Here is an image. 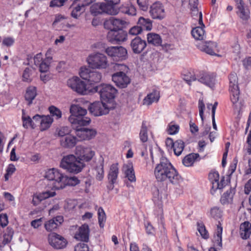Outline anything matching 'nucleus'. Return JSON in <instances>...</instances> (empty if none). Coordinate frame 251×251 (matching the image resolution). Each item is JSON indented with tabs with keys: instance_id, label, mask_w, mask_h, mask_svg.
Segmentation results:
<instances>
[{
	"instance_id": "72a5a7b5",
	"label": "nucleus",
	"mask_w": 251,
	"mask_h": 251,
	"mask_svg": "<svg viewBox=\"0 0 251 251\" xmlns=\"http://www.w3.org/2000/svg\"><path fill=\"white\" fill-rule=\"evenodd\" d=\"M36 95V88L35 87L31 86L27 88L25 98L28 105H30L32 103V100L35 99Z\"/></svg>"
},
{
	"instance_id": "5701e85b",
	"label": "nucleus",
	"mask_w": 251,
	"mask_h": 251,
	"mask_svg": "<svg viewBox=\"0 0 251 251\" xmlns=\"http://www.w3.org/2000/svg\"><path fill=\"white\" fill-rule=\"evenodd\" d=\"M230 92V100L234 108L240 110L243 106L241 100H239V89L229 90Z\"/></svg>"
},
{
	"instance_id": "f03ea898",
	"label": "nucleus",
	"mask_w": 251,
	"mask_h": 251,
	"mask_svg": "<svg viewBox=\"0 0 251 251\" xmlns=\"http://www.w3.org/2000/svg\"><path fill=\"white\" fill-rule=\"evenodd\" d=\"M46 177L50 181L48 185H51L52 188L54 189H63L67 185L75 186L79 183L76 177L64 176L54 168L46 172Z\"/></svg>"
},
{
	"instance_id": "2eb2a0df",
	"label": "nucleus",
	"mask_w": 251,
	"mask_h": 251,
	"mask_svg": "<svg viewBox=\"0 0 251 251\" xmlns=\"http://www.w3.org/2000/svg\"><path fill=\"white\" fill-rule=\"evenodd\" d=\"M48 240L50 244L56 249H63L67 244V240L63 236L55 233L49 234Z\"/></svg>"
},
{
	"instance_id": "13d9d810",
	"label": "nucleus",
	"mask_w": 251,
	"mask_h": 251,
	"mask_svg": "<svg viewBox=\"0 0 251 251\" xmlns=\"http://www.w3.org/2000/svg\"><path fill=\"white\" fill-rule=\"evenodd\" d=\"M119 10L122 13L127 14L128 15L135 14V9L133 7H128L127 6L122 5L119 8Z\"/></svg>"
},
{
	"instance_id": "58836bf2",
	"label": "nucleus",
	"mask_w": 251,
	"mask_h": 251,
	"mask_svg": "<svg viewBox=\"0 0 251 251\" xmlns=\"http://www.w3.org/2000/svg\"><path fill=\"white\" fill-rule=\"evenodd\" d=\"M52 122L53 118L50 116H43L40 123L41 130H45L49 128Z\"/></svg>"
},
{
	"instance_id": "de8ad7c7",
	"label": "nucleus",
	"mask_w": 251,
	"mask_h": 251,
	"mask_svg": "<svg viewBox=\"0 0 251 251\" xmlns=\"http://www.w3.org/2000/svg\"><path fill=\"white\" fill-rule=\"evenodd\" d=\"M49 110L51 115V117H54L55 119L58 120L62 117V112L61 110L54 106H50L49 108Z\"/></svg>"
},
{
	"instance_id": "cd10ccee",
	"label": "nucleus",
	"mask_w": 251,
	"mask_h": 251,
	"mask_svg": "<svg viewBox=\"0 0 251 251\" xmlns=\"http://www.w3.org/2000/svg\"><path fill=\"white\" fill-rule=\"evenodd\" d=\"M240 233L242 238L248 239L251 234V224L246 221L240 225Z\"/></svg>"
},
{
	"instance_id": "c756f323",
	"label": "nucleus",
	"mask_w": 251,
	"mask_h": 251,
	"mask_svg": "<svg viewBox=\"0 0 251 251\" xmlns=\"http://www.w3.org/2000/svg\"><path fill=\"white\" fill-rule=\"evenodd\" d=\"M75 157L73 154L64 156L61 160L60 167L68 171L72 163L75 161Z\"/></svg>"
},
{
	"instance_id": "f3484780",
	"label": "nucleus",
	"mask_w": 251,
	"mask_h": 251,
	"mask_svg": "<svg viewBox=\"0 0 251 251\" xmlns=\"http://www.w3.org/2000/svg\"><path fill=\"white\" fill-rule=\"evenodd\" d=\"M197 48L202 51L211 55H217L215 52L217 50V44L212 41L203 42L201 41L196 45Z\"/></svg>"
},
{
	"instance_id": "a211bd4d",
	"label": "nucleus",
	"mask_w": 251,
	"mask_h": 251,
	"mask_svg": "<svg viewBox=\"0 0 251 251\" xmlns=\"http://www.w3.org/2000/svg\"><path fill=\"white\" fill-rule=\"evenodd\" d=\"M150 14L153 19H163L165 16V13L162 4L159 2H156L152 4L150 7Z\"/></svg>"
},
{
	"instance_id": "f8f14e48",
	"label": "nucleus",
	"mask_w": 251,
	"mask_h": 251,
	"mask_svg": "<svg viewBox=\"0 0 251 251\" xmlns=\"http://www.w3.org/2000/svg\"><path fill=\"white\" fill-rule=\"evenodd\" d=\"M107 54L113 58V59L123 60L126 59L127 52L123 47H110L105 49Z\"/></svg>"
},
{
	"instance_id": "774afa93",
	"label": "nucleus",
	"mask_w": 251,
	"mask_h": 251,
	"mask_svg": "<svg viewBox=\"0 0 251 251\" xmlns=\"http://www.w3.org/2000/svg\"><path fill=\"white\" fill-rule=\"evenodd\" d=\"M31 70L28 68H26L24 71L23 74V79L25 81H30V74Z\"/></svg>"
},
{
	"instance_id": "a878e982",
	"label": "nucleus",
	"mask_w": 251,
	"mask_h": 251,
	"mask_svg": "<svg viewBox=\"0 0 251 251\" xmlns=\"http://www.w3.org/2000/svg\"><path fill=\"white\" fill-rule=\"evenodd\" d=\"M222 232L223 227L220 221H219V224L217 225L216 231L213 238L214 246L219 250L222 248Z\"/></svg>"
},
{
	"instance_id": "e2e57ef3",
	"label": "nucleus",
	"mask_w": 251,
	"mask_h": 251,
	"mask_svg": "<svg viewBox=\"0 0 251 251\" xmlns=\"http://www.w3.org/2000/svg\"><path fill=\"white\" fill-rule=\"evenodd\" d=\"M142 31L141 27L137 25L132 27L129 29L128 33L130 35L136 36L140 34Z\"/></svg>"
},
{
	"instance_id": "dca6fc26",
	"label": "nucleus",
	"mask_w": 251,
	"mask_h": 251,
	"mask_svg": "<svg viewBox=\"0 0 251 251\" xmlns=\"http://www.w3.org/2000/svg\"><path fill=\"white\" fill-rule=\"evenodd\" d=\"M76 154L79 156L81 161L88 162L95 155V152L91 148L78 146L76 147Z\"/></svg>"
},
{
	"instance_id": "0e129e2a",
	"label": "nucleus",
	"mask_w": 251,
	"mask_h": 251,
	"mask_svg": "<svg viewBox=\"0 0 251 251\" xmlns=\"http://www.w3.org/2000/svg\"><path fill=\"white\" fill-rule=\"evenodd\" d=\"M208 177L211 182L212 186H213V182L218 181L219 179V175L217 172H211L209 173Z\"/></svg>"
},
{
	"instance_id": "052dcab7",
	"label": "nucleus",
	"mask_w": 251,
	"mask_h": 251,
	"mask_svg": "<svg viewBox=\"0 0 251 251\" xmlns=\"http://www.w3.org/2000/svg\"><path fill=\"white\" fill-rule=\"evenodd\" d=\"M179 127L177 125L171 123L169 125L168 127V132L169 134L173 135L178 132Z\"/></svg>"
},
{
	"instance_id": "473e14b6",
	"label": "nucleus",
	"mask_w": 251,
	"mask_h": 251,
	"mask_svg": "<svg viewBox=\"0 0 251 251\" xmlns=\"http://www.w3.org/2000/svg\"><path fill=\"white\" fill-rule=\"evenodd\" d=\"M147 40L149 44L155 46H160L162 43V39L160 36L154 33H149L147 34Z\"/></svg>"
},
{
	"instance_id": "603ef678",
	"label": "nucleus",
	"mask_w": 251,
	"mask_h": 251,
	"mask_svg": "<svg viewBox=\"0 0 251 251\" xmlns=\"http://www.w3.org/2000/svg\"><path fill=\"white\" fill-rule=\"evenodd\" d=\"M197 227L198 230L200 232L201 236L204 239H207L209 237V235L203 223L198 222Z\"/></svg>"
},
{
	"instance_id": "37998d69",
	"label": "nucleus",
	"mask_w": 251,
	"mask_h": 251,
	"mask_svg": "<svg viewBox=\"0 0 251 251\" xmlns=\"http://www.w3.org/2000/svg\"><path fill=\"white\" fill-rule=\"evenodd\" d=\"M22 121H23V126L25 128H28L29 127H31L32 128L35 127V125L33 121L31 119V118L29 116H25L24 110H22Z\"/></svg>"
},
{
	"instance_id": "8fccbe9b",
	"label": "nucleus",
	"mask_w": 251,
	"mask_h": 251,
	"mask_svg": "<svg viewBox=\"0 0 251 251\" xmlns=\"http://www.w3.org/2000/svg\"><path fill=\"white\" fill-rule=\"evenodd\" d=\"M222 211L217 207H214L210 210L211 216L216 220L220 219L222 217Z\"/></svg>"
},
{
	"instance_id": "0eeeda50",
	"label": "nucleus",
	"mask_w": 251,
	"mask_h": 251,
	"mask_svg": "<svg viewBox=\"0 0 251 251\" xmlns=\"http://www.w3.org/2000/svg\"><path fill=\"white\" fill-rule=\"evenodd\" d=\"M109 104L102 100L96 101L91 103L88 109L90 112L95 116H100L109 113L110 109Z\"/></svg>"
},
{
	"instance_id": "1a4fd4ad",
	"label": "nucleus",
	"mask_w": 251,
	"mask_h": 251,
	"mask_svg": "<svg viewBox=\"0 0 251 251\" xmlns=\"http://www.w3.org/2000/svg\"><path fill=\"white\" fill-rule=\"evenodd\" d=\"M80 77L88 80L90 84L99 82L101 79V74L97 71H91L89 68L82 67L79 72Z\"/></svg>"
},
{
	"instance_id": "bf43d9fd",
	"label": "nucleus",
	"mask_w": 251,
	"mask_h": 251,
	"mask_svg": "<svg viewBox=\"0 0 251 251\" xmlns=\"http://www.w3.org/2000/svg\"><path fill=\"white\" fill-rule=\"evenodd\" d=\"M16 168L15 166L12 164H10L8 165L7 169H6V173L4 175V179L5 181H7L9 177L15 172Z\"/></svg>"
},
{
	"instance_id": "9d476101",
	"label": "nucleus",
	"mask_w": 251,
	"mask_h": 251,
	"mask_svg": "<svg viewBox=\"0 0 251 251\" xmlns=\"http://www.w3.org/2000/svg\"><path fill=\"white\" fill-rule=\"evenodd\" d=\"M107 40L112 44H120L127 39L126 31L121 28L116 30L108 31L107 34Z\"/></svg>"
},
{
	"instance_id": "79ce46f5",
	"label": "nucleus",
	"mask_w": 251,
	"mask_h": 251,
	"mask_svg": "<svg viewBox=\"0 0 251 251\" xmlns=\"http://www.w3.org/2000/svg\"><path fill=\"white\" fill-rule=\"evenodd\" d=\"M13 234L14 231L13 229L10 227H7L5 232L3 235V239L2 244L3 245H5L9 243L12 239Z\"/></svg>"
},
{
	"instance_id": "a18cd8bd",
	"label": "nucleus",
	"mask_w": 251,
	"mask_h": 251,
	"mask_svg": "<svg viewBox=\"0 0 251 251\" xmlns=\"http://www.w3.org/2000/svg\"><path fill=\"white\" fill-rule=\"evenodd\" d=\"M235 190L234 188H230L229 190L224 193L223 195L221 201L223 203H226L229 202V200L232 199L234 194H235Z\"/></svg>"
},
{
	"instance_id": "f257e3e1",
	"label": "nucleus",
	"mask_w": 251,
	"mask_h": 251,
	"mask_svg": "<svg viewBox=\"0 0 251 251\" xmlns=\"http://www.w3.org/2000/svg\"><path fill=\"white\" fill-rule=\"evenodd\" d=\"M154 173L157 181L165 182L166 184L164 188L160 187L154 192V198H157L159 201L167 198V182L176 184L182 180L181 176L166 158L160 159L159 163L154 169Z\"/></svg>"
},
{
	"instance_id": "9b49d317",
	"label": "nucleus",
	"mask_w": 251,
	"mask_h": 251,
	"mask_svg": "<svg viewBox=\"0 0 251 251\" xmlns=\"http://www.w3.org/2000/svg\"><path fill=\"white\" fill-rule=\"evenodd\" d=\"M67 85L74 91L82 95H86L88 92L85 83L76 76L69 79Z\"/></svg>"
},
{
	"instance_id": "39448f33",
	"label": "nucleus",
	"mask_w": 251,
	"mask_h": 251,
	"mask_svg": "<svg viewBox=\"0 0 251 251\" xmlns=\"http://www.w3.org/2000/svg\"><path fill=\"white\" fill-rule=\"evenodd\" d=\"M107 3H101L94 5L91 7L92 12L96 14L106 13L108 14L114 15L118 13V10L114 7V5L118 4L120 0H104Z\"/></svg>"
},
{
	"instance_id": "aec40b11",
	"label": "nucleus",
	"mask_w": 251,
	"mask_h": 251,
	"mask_svg": "<svg viewBox=\"0 0 251 251\" xmlns=\"http://www.w3.org/2000/svg\"><path fill=\"white\" fill-rule=\"evenodd\" d=\"M126 23L124 20L110 17L106 19L103 23V26L105 29L111 30H116L121 28Z\"/></svg>"
},
{
	"instance_id": "6e6d98bb",
	"label": "nucleus",
	"mask_w": 251,
	"mask_h": 251,
	"mask_svg": "<svg viewBox=\"0 0 251 251\" xmlns=\"http://www.w3.org/2000/svg\"><path fill=\"white\" fill-rule=\"evenodd\" d=\"M232 57L237 60L240 58L239 54L240 53V47L238 44H235L232 47Z\"/></svg>"
},
{
	"instance_id": "e433bc0d",
	"label": "nucleus",
	"mask_w": 251,
	"mask_h": 251,
	"mask_svg": "<svg viewBox=\"0 0 251 251\" xmlns=\"http://www.w3.org/2000/svg\"><path fill=\"white\" fill-rule=\"evenodd\" d=\"M137 25L141 27L143 30H150L152 28V23L149 19H145L143 17H140L138 19Z\"/></svg>"
},
{
	"instance_id": "20e7f679",
	"label": "nucleus",
	"mask_w": 251,
	"mask_h": 251,
	"mask_svg": "<svg viewBox=\"0 0 251 251\" xmlns=\"http://www.w3.org/2000/svg\"><path fill=\"white\" fill-rule=\"evenodd\" d=\"M93 92L100 95L101 100L109 103L113 100L117 93V89L111 84H101L93 88Z\"/></svg>"
},
{
	"instance_id": "5fc2aeb1",
	"label": "nucleus",
	"mask_w": 251,
	"mask_h": 251,
	"mask_svg": "<svg viewBox=\"0 0 251 251\" xmlns=\"http://www.w3.org/2000/svg\"><path fill=\"white\" fill-rule=\"evenodd\" d=\"M70 129L68 126H62L56 129V133L58 136L62 138L70 134Z\"/></svg>"
},
{
	"instance_id": "423d86ee",
	"label": "nucleus",
	"mask_w": 251,
	"mask_h": 251,
	"mask_svg": "<svg viewBox=\"0 0 251 251\" xmlns=\"http://www.w3.org/2000/svg\"><path fill=\"white\" fill-rule=\"evenodd\" d=\"M87 61L90 66L93 69H105L108 65L106 56L99 52L89 55Z\"/></svg>"
},
{
	"instance_id": "6ab92c4d",
	"label": "nucleus",
	"mask_w": 251,
	"mask_h": 251,
	"mask_svg": "<svg viewBox=\"0 0 251 251\" xmlns=\"http://www.w3.org/2000/svg\"><path fill=\"white\" fill-rule=\"evenodd\" d=\"M198 81L206 86L213 89L216 83V75L213 73H202L198 77Z\"/></svg>"
},
{
	"instance_id": "09e8293b",
	"label": "nucleus",
	"mask_w": 251,
	"mask_h": 251,
	"mask_svg": "<svg viewBox=\"0 0 251 251\" xmlns=\"http://www.w3.org/2000/svg\"><path fill=\"white\" fill-rule=\"evenodd\" d=\"M225 183L226 182L224 177L220 182L218 181L213 182V186H212L210 191L211 193L213 195L217 189L221 190L225 186Z\"/></svg>"
},
{
	"instance_id": "ea45409f",
	"label": "nucleus",
	"mask_w": 251,
	"mask_h": 251,
	"mask_svg": "<svg viewBox=\"0 0 251 251\" xmlns=\"http://www.w3.org/2000/svg\"><path fill=\"white\" fill-rule=\"evenodd\" d=\"M141 141L145 143L148 141V123L146 121H143L139 134Z\"/></svg>"
},
{
	"instance_id": "c03bdc74",
	"label": "nucleus",
	"mask_w": 251,
	"mask_h": 251,
	"mask_svg": "<svg viewBox=\"0 0 251 251\" xmlns=\"http://www.w3.org/2000/svg\"><path fill=\"white\" fill-rule=\"evenodd\" d=\"M173 148L175 154L177 156H179L181 154L184 150V143L181 140H176L175 142V144Z\"/></svg>"
},
{
	"instance_id": "c9c22d12",
	"label": "nucleus",
	"mask_w": 251,
	"mask_h": 251,
	"mask_svg": "<svg viewBox=\"0 0 251 251\" xmlns=\"http://www.w3.org/2000/svg\"><path fill=\"white\" fill-rule=\"evenodd\" d=\"M199 157L200 155L198 153H190L183 159L182 163L186 167L192 166L196 159Z\"/></svg>"
},
{
	"instance_id": "4d7b16f0",
	"label": "nucleus",
	"mask_w": 251,
	"mask_h": 251,
	"mask_svg": "<svg viewBox=\"0 0 251 251\" xmlns=\"http://www.w3.org/2000/svg\"><path fill=\"white\" fill-rule=\"evenodd\" d=\"M139 8L144 11L148 10L150 6L149 0H137Z\"/></svg>"
},
{
	"instance_id": "4c0bfd02",
	"label": "nucleus",
	"mask_w": 251,
	"mask_h": 251,
	"mask_svg": "<svg viewBox=\"0 0 251 251\" xmlns=\"http://www.w3.org/2000/svg\"><path fill=\"white\" fill-rule=\"evenodd\" d=\"M191 33L196 40H202L205 37V31L202 27L197 26L194 28L192 30Z\"/></svg>"
},
{
	"instance_id": "4468645a",
	"label": "nucleus",
	"mask_w": 251,
	"mask_h": 251,
	"mask_svg": "<svg viewBox=\"0 0 251 251\" xmlns=\"http://www.w3.org/2000/svg\"><path fill=\"white\" fill-rule=\"evenodd\" d=\"M112 81L119 88H125L130 83V78L127 75L120 71L112 75Z\"/></svg>"
},
{
	"instance_id": "412c9836",
	"label": "nucleus",
	"mask_w": 251,
	"mask_h": 251,
	"mask_svg": "<svg viewBox=\"0 0 251 251\" xmlns=\"http://www.w3.org/2000/svg\"><path fill=\"white\" fill-rule=\"evenodd\" d=\"M130 46L134 53L139 54L146 48L147 43L145 40L136 36L131 40Z\"/></svg>"
},
{
	"instance_id": "680f3d73",
	"label": "nucleus",
	"mask_w": 251,
	"mask_h": 251,
	"mask_svg": "<svg viewBox=\"0 0 251 251\" xmlns=\"http://www.w3.org/2000/svg\"><path fill=\"white\" fill-rule=\"evenodd\" d=\"M51 62L46 61V60H44L38 66L39 67V70L41 73H46L49 69L50 64Z\"/></svg>"
},
{
	"instance_id": "f704fd0d",
	"label": "nucleus",
	"mask_w": 251,
	"mask_h": 251,
	"mask_svg": "<svg viewBox=\"0 0 251 251\" xmlns=\"http://www.w3.org/2000/svg\"><path fill=\"white\" fill-rule=\"evenodd\" d=\"M125 176L130 182H135L136 177L131 163H128L124 166Z\"/></svg>"
},
{
	"instance_id": "3c124183",
	"label": "nucleus",
	"mask_w": 251,
	"mask_h": 251,
	"mask_svg": "<svg viewBox=\"0 0 251 251\" xmlns=\"http://www.w3.org/2000/svg\"><path fill=\"white\" fill-rule=\"evenodd\" d=\"M98 221L100 227H103L106 221V216L103 209L100 207L98 209Z\"/></svg>"
},
{
	"instance_id": "bb28decb",
	"label": "nucleus",
	"mask_w": 251,
	"mask_h": 251,
	"mask_svg": "<svg viewBox=\"0 0 251 251\" xmlns=\"http://www.w3.org/2000/svg\"><path fill=\"white\" fill-rule=\"evenodd\" d=\"M55 194L54 191H46L43 192L39 195H34L32 202L34 205H37L43 200L53 197Z\"/></svg>"
},
{
	"instance_id": "338daca9",
	"label": "nucleus",
	"mask_w": 251,
	"mask_h": 251,
	"mask_svg": "<svg viewBox=\"0 0 251 251\" xmlns=\"http://www.w3.org/2000/svg\"><path fill=\"white\" fill-rule=\"evenodd\" d=\"M15 40L11 37H5L3 39L2 44L7 47L11 46L14 43Z\"/></svg>"
},
{
	"instance_id": "69168bd1",
	"label": "nucleus",
	"mask_w": 251,
	"mask_h": 251,
	"mask_svg": "<svg viewBox=\"0 0 251 251\" xmlns=\"http://www.w3.org/2000/svg\"><path fill=\"white\" fill-rule=\"evenodd\" d=\"M75 251H89V248L84 243H80L75 247Z\"/></svg>"
},
{
	"instance_id": "7c9ffc66",
	"label": "nucleus",
	"mask_w": 251,
	"mask_h": 251,
	"mask_svg": "<svg viewBox=\"0 0 251 251\" xmlns=\"http://www.w3.org/2000/svg\"><path fill=\"white\" fill-rule=\"evenodd\" d=\"M118 164H113L110 167V170L108 174V179L109 182H111L112 183H115L116 180L118 178L119 174V168Z\"/></svg>"
},
{
	"instance_id": "ddd939ff",
	"label": "nucleus",
	"mask_w": 251,
	"mask_h": 251,
	"mask_svg": "<svg viewBox=\"0 0 251 251\" xmlns=\"http://www.w3.org/2000/svg\"><path fill=\"white\" fill-rule=\"evenodd\" d=\"M72 126L75 129L76 135L79 138V140H90L96 134V131L93 129L82 127L79 125Z\"/></svg>"
},
{
	"instance_id": "864d4df0",
	"label": "nucleus",
	"mask_w": 251,
	"mask_h": 251,
	"mask_svg": "<svg viewBox=\"0 0 251 251\" xmlns=\"http://www.w3.org/2000/svg\"><path fill=\"white\" fill-rule=\"evenodd\" d=\"M85 3H83L81 5H77L72 11L71 15L73 17L77 19L81 14V10L84 6H87Z\"/></svg>"
},
{
	"instance_id": "b1692460",
	"label": "nucleus",
	"mask_w": 251,
	"mask_h": 251,
	"mask_svg": "<svg viewBox=\"0 0 251 251\" xmlns=\"http://www.w3.org/2000/svg\"><path fill=\"white\" fill-rule=\"evenodd\" d=\"M63 222V218L61 216H56L48 221L45 224V227L48 231H51Z\"/></svg>"
},
{
	"instance_id": "7ed1b4c3",
	"label": "nucleus",
	"mask_w": 251,
	"mask_h": 251,
	"mask_svg": "<svg viewBox=\"0 0 251 251\" xmlns=\"http://www.w3.org/2000/svg\"><path fill=\"white\" fill-rule=\"evenodd\" d=\"M70 112L71 115L68 120L72 126H86L90 123V118L85 116L87 113V110L79 105L72 104L70 108Z\"/></svg>"
},
{
	"instance_id": "4be33fe9",
	"label": "nucleus",
	"mask_w": 251,
	"mask_h": 251,
	"mask_svg": "<svg viewBox=\"0 0 251 251\" xmlns=\"http://www.w3.org/2000/svg\"><path fill=\"white\" fill-rule=\"evenodd\" d=\"M89 228L87 225L84 224L76 231L75 238L77 240L87 242L89 240Z\"/></svg>"
},
{
	"instance_id": "393cba45",
	"label": "nucleus",
	"mask_w": 251,
	"mask_h": 251,
	"mask_svg": "<svg viewBox=\"0 0 251 251\" xmlns=\"http://www.w3.org/2000/svg\"><path fill=\"white\" fill-rule=\"evenodd\" d=\"M78 139L71 134L68 135L60 140L61 145L67 148H72L75 146Z\"/></svg>"
},
{
	"instance_id": "c85d7f7f",
	"label": "nucleus",
	"mask_w": 251,
	"mask_h": 251,
	"mask_svg": "<svg viewBox=\"0 0 251 251\" xmlns=\"http://www.w3.org/2000/svg\"><path fill=\"white\" fill-rule=\"evenodd\" d=\"M159 93L157 91H153L144 99L143 104L146 105H150L153 102H156L159 99Z\"/></svg>"
},
{
	"instance_id": "2f4dec72",
	"label": "nucleus",
	"mask_w": 251,
	"mask_h": 251,
	"mask_svg": "<svg viewBox=\"0 0 251 251\" xmlns=\"http://www.w3.org/2000/svg\"><path fill=\"white\" fill-rule=\"evenodd\" d=\"M84 167V164L80 159L75 157V161H73L72 163L68 172L72 173L77 174L81 171Z\"/></svg>"
},
{
	"instance_id": "a19ab883",
	"label": "nucleus",
	"mask_w": 251,
	"mask_h": 251,
	"mask_svg": "<svg viewBox=\"0 0 251 251\" xmlns=\"http://www.w3.org/2000/svg\"><path fill=\"white\" fill-rule=\"evenodd\" d=\"M229 90L239 89L238 78L236 73H231L228 77Z\"/></svg>"
},
{
	"instance_id": "49530a36",
	"label": "nucleus",
	"mask_w": 251,
	"mask_h": 251,
	"mask_svg": "<svg viewBox=\"0 0 251 251\" xmlns=\"http://www.w3.org/2000/svg\"><path fill=\"white\" fill-rule=\"evenodd\" d=\"M96 172V178L98 180L101 181L104 176L103 163V162L100 165L97 166L95 168Z\"/></svg>"
},
{
	"instance_id": "6e6552de",
	"label": "nucleus",
	"mask_w": 251,
	"mask_h": 251,
	"mask_svg": "<svg viewBox=\"0 0 251 251\" xmlns=\"http://www.w3.org/2000/svg\"><path fill=\"white\" fill-rule=\"evenodd\" d=\"M237 14L243 21H247L250 18V9L251 3H247L244 0H234Z\"/></svg>"
}]
</instances>
